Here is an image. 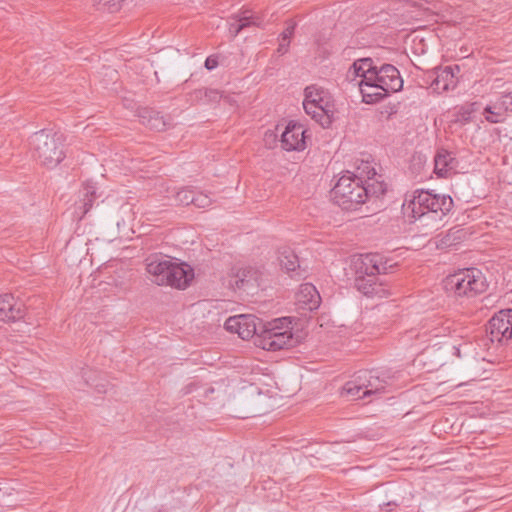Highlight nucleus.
<instances>
[{
	"mask_svg": "<svg viewBox=\"0 0 512 512\" xmlns=\"http://www.w3.org/2000/svg\"><path fill=\"white\" fill-rule=\"evenodd\" d=\"M505 113L506 110L500 97L495 102L487 105L483 111L486 121L493 124L503 122L505 120Z\"/></svg>",
	"mask_w": 512,
	"mask_h": 512,
	"instance_id": "obj_25",
	"label": "nucleus"
},
{
	"mask_svg": "<svg viewBox=\"0 0 512 512\" xmlns=\"http://www.w3.org/2000/svg\"><path fill=\"white\" fill-rule=\"evenodd\" d=\"M333 202L345 211H357L366 203V190L361 177L347 171L330 192Z\"/></svg>",
	"mask_w": 512,
	"mask_h": 512,
	"instance_id": "obj_5",
	"label": "nucleus"
},
{
	"mask_svg": "<svg viewBox=\"0 0 512 512\" xmlns=\"http://www.w3.org/2000/svg\"><path fill=\"white\" fill-rule=\"evenodd\" d=\"M195 193L196 191L192 188H183L176 193L175 199L182 205H190L193 204Z\"/></svg>",
	"mask_w": 512,
	"mask_h": 512,
	"instance_id": "obj_32",
	"label": "nucleus"
},
{
	"mask_svg": "<svg viewBox=\"0 0 512 512\" xmlns=\"http://www.w3.org/2000/svg\"><path fill=\"white\" fill-rule=\"evenodd\" d=\"M366 175V180L364 181V187L366 190V201L371 199L372 197L379 198L384 195L387 191V185L384 181L378 180L375 178L377 175L374 167H371L367 162L362 168V172Z\"/></svg>",
	"mask_w": 512,
	"mask_h": 512,
	"instance_id": "obj_17",
	"label": "nucleus"
},
{
	"mask_svg": "<svg viewBox=\"0 0 512 512\" xmlns=\"http://www.w3.org/2000/svg\"><path fill=\"white\" fill-rule=\"evenodd\" d=\"M290 317L273 319L266 323H260V331L255 343L268 351L291 349L300 342L299 336L292 331Z\"/></svg>",
	"mask_w": 512,
	"mask_h": 512,
	"instance_id": "obj_3",
	"label": "nucleus"
},
{
	"mask_svg": "<svg viewBox=\"0 0 512 512\" xmlns=\"http://www.w3.org/2000/svg\"><path fill=\"white\" fill-rule=\"evenodd\" d=\"M349 73H353L355 77H360L363 79L362 69H357L356 67H351Z\"/></svg>",
	"mask_w": 512,
	"mask_h": 512,
	"instance_id": "obj_39",
	"label": "nucleus"
},
{
	"mask_svg": "<svg viewBox=\"0 0 512 512\" xmlns=\"http://www.w3.org/2000/svg\"><path fill=\"white\" fill-rule=\"evenodd\" d=\"M260 323L262 322L253 315L241 314L229 317L224 323V328L238 334L243 340H249L252 337L257 339Z\"/></svg>",
	"mask_w": 512,
	"mask_h": 512,
	"instance_id": "obj_12",
	"label": "nucleus"
},
{
	"mask_svg": "<svg viewBox=\"0 0 512 512\" xmlns=\"http://www.w3.org/2000/svg\"><path fill=\"white\" fill-rule=\"evenodd\" d=\"M296 28V23L289 21L286 23V28L280 34V43L277 51L281 54H285L288 51L290 40L294 35V31Z\"/></svg>",
	"mask_w": 512,
	"mask_h": 512,
	"instance_id": "obj_28",
	"label": "nucleus"
},
{
	"mask_svg": "<svg viewBox=\"0 0 512 512\" xmlns=\"http://www.w3.org/2000/svg\"><path fill=\"white\" fill-rule=\"evenodd\" d=\"M191 100L202 104H216L222 98L221 91L213 88H199L195 89L190 94Z\"/></svg>",
	"mask_w": 512,
	"mask_h": 512,
	"instance_id": "obj_24",
	"label": "nucleus"
},
{
	"mask_svg": "<svg viewBox=\"0 0 512 512\" xmlns=\"http://www.w3.org/2000/svg\"><path fill=\"white\" fill-rule=\"evenodd\" d=\"M359 89L363 101L367 104L378 103L387 97L386 93L381 90L380 86L376 82L369 81L368 79L360 80Z\"/></svg>",
	"mask_w": 512,
	"mask_h": 512,
	"instance_id": "obj_23",
	"label": "nucleus"
},
{
	"mask_svg": "<svg viewBox=\"0 0 512 512\" xmlns=\"http://www.w3.org/2000/svg\"><path fill=\"white\" fill-rule=\"evenodd\" d=\"M124 0H95L94 6L99 11L115 13L120 10Z\"/></svg>",
	"mask_w": 512,
	"mask_h": 512,
	"instance_id": "obj_30",
	"label": "nucleus"
},
{
	"mask_svg": "<svg viewBox=\"0 0 512 512\" xmlns=\"http://www.w3.org/2000/svg\"><path fill=\"white\" fill-rule=\"evenodd\" d=\"M500 99L504 105V109L506 110V112H512V91L501 94Z\"/></svg>",
	"mask_w": 512,
	"mask_h": 512,
	"instance_id": "obj_35",
	"label": "nucleus"
},
{
	"mask_svg": "<svg viewBox=\"0 0 512 512\" xmlns=\"http://www.w3.org/2000/svg\"><path fill=\"white\" fill-rule=\"evenodd\" d=\"M278 260L282 269L292 278H301L304 275L305 271L301 270L297 254L290 247H282L279 249Z\"/></svg>",
	"mask_w": 512,
	"mask_h": 512,
	"instance_id": "obj_18",
	"label": "nucleus"
},
{
	"mask_svg": "<svg viewBox=\"0 0 512 512\" xmlns=\"http://www.w3.org/2000/svg\"><path fill=\"white\" fill-rule=\"evenodd\" d=\"M474 105L475 103L467 104L464 106H461L457 110V121L462 123H468L472 119V113L474 112Z\"/></svg>",
	"mask_w": 512,
	"mask_h": 512,
	"instance_id": "obj_33",
	"label": "nucleus"
},
{
	"mask_svg": "<svg viewBox=\"0 0 512 512\" xmlns=\"http://www.w3.org/2000/svg\"><path fill=\"white\" fill-rule=\"evenodd\" d=\"M64 136L58 132L40 130L30 138V147L40 163L48 168L56 167L65 157Z\"/></svg>",
	"mask_w": 512,
	"mask_h": 512,
	"instance_id": "obj_6",
	"label": "nucleus"
},
{
	"mask_svg": "<svg viewBox=\"0 0 512 512\" xmlns=\"http://www.w3.org/2000/svg\"><path fill=\"white\" fill-rule=\"evenodd\" d=\"M219 65L218 57L215 55H210L206 58L204 66L207 70H213Z\"/></svg>",
	"mask_w": 512,
	"mask_h": 512,
	"instance_id": "obj_36",
	"label": "nucleus"
},
{
	"mask_svg": "<svg viewBox=\"0 0 512 512\" xmlns=\"http://www.w3.org/2000/svg\"><path fill=\"white\" fill-rule=\"evenodd\" d=\"M394 377V373L387 369L361 370L353 380L345 383L341 394L353 400L379 395L385 392Z\"/></svg>",
	"mask_w": 512,
	"mask_h": 512,
	"instance_id": "obj_2",
	"label": "nucleus"
},
{
	"mask_svg": "<svg viewBox=\"0 0 512 512\" xmlns=\"http://www.w3.org/2000/svg\"><path fill=\"white\" fill-rule=\"evenodd\" d=\"M398 506H400V502L397 500H392V501H389V502H386V503H383L382 505H380V509L385 510V511H391L392 507H398Z\"/></svg>",
	"mask_w": 512,
	"mask_h": 512,
	"instance_id": "obj_38",
	"label": "nucleus"
},
{
	"mask_svg": "<svg viewBox=\"0 0 512 512\" xmlns=\"http://www.w3.org/2000/svg\"><path fill=\"white\" fill-rule=\"evenodd\" d=\"M234 18L237 20L239 25H243V29L249 26L260 27L263 22V19L260 15L251 13L248 10L241 12Z\"/></svg>",
	"mask_w": 512,
	"mask_h": 512,
	"instance_id": "obj_27",
	"label": "nucleus"
},
{
	"mask_svg": "<svg viewBox=\"0 0 512 512\" xmlns=\"http://www.w3.org/2000/svg\"><path fill=\"white\" fill-rule=\"evenodd\" d=\"M487 335L491 342L501 345L512 340V309L501 310L489 320Z\"/></svg>",
	"mask_w": 512,
	"mask_h": 512,
	"instance_id": "obj_9",
	"label": "nucleus"
},
{
	"mask_svg": "<svg viewBox=\"0 0 512 512\" xmlns=\"http://www.w3.org/2000/svg\"><path fill=\"white\" fill-rule=\"evenodd\" d=\"M258 271L252 267L233 268L229 275L228 285L234 290L247 291L257 286Z\"/></svg>",
	"mask_w": 512,
	"mask_h": 512,
	"instance_id": "obj_15",
	"label": "nucleus"
},
{
	"mask_svg": "<svg viewBox=\"0 0 512 512\" xmlns=\"http://www.w3.org/2000/svg\"><path fill=\"white\" fill-rule=\"evenodd\" d=\"M457 165L456 158L445 149L439 150L434 157V170L439 177H447L456 170Z\"/></svg>",
	"mask_w": 512,
	"mask_h": 512,
	"instance_id": "obj_19",
	"label": "nucleus"
},
{
	"mask_svg": "<svg viewBox=\"0 0 512 512\" xmlns=\"http://www.w3.org/2000/svg\"><path fill=\"white\" fill-rule=\"evenodd\" d=\"M242 30L243 25H239L237 20L234 23L230 24L229 31L234 37H236Z\"/></svg>",
	"mask_w": 512,
	"mask_h": 512,
	"instance_id": "obj_37",
	"label": "nucleus"
},
{
	"mask_svg": "<svg viewBox=\"0 0 512 512\" xmlns=\"http://www.w3.org/2000/svg\"><path fill=\"white\" fill-rule=\"evenodd\" d=\"M146 270L157 285L177 289L188 287L194 277V271L190 265L184 262L177 263L171 259L151 260L147 263Z\"/></svg>",
	"mask_w": 512,
	"mask_h": 512,
	"instance_id": "obj_4",
	"label": "nucleus"
},
{
	"mask_svg": "<svg viewBox=\"0 0 512 512\" xmlns=\"http://www.w3.org/2000/svg\"><path fill=\"white\" fill-rule=\"evenodd\" d=\"M211 198L202 192L195 193L193 204L197 208H207L211 205Z\"/></svg>",
	"mask_w": 512,
	"mask_h": 512,
	"instance_id": "obj_34",
	"label": "nucleus"
},
{
	"mask_svg": "<svg viewBox=\"0 0 512 512\" xmlns=\"http://www.w3.org/2000/svg\"><path fill=\"white\" fill-rule=\"evenodd\" d=\"M353 267L356 276L375 277L382 274H389L397 267L396 262L386 258L379 253H367L359 255L353 260Z\"/></svg>",
	"mask_w": 512,
	"mask_h": 512,
	"instance_id": "obj_8",
	"label": "nucleus"
},
{
	"mask_svg": "<svg viewBox=\"0 0 512 512\" xmlns=\"http://www.w3.org/2000/svg\"><path fill=\"white\" fill-rule=\"evenodd\" d=\"M25 305L10 293L0 295V321L16 322L25 317Z\"/></svg>",
	"mask_w": 512,
	"mask_h": 512,
	"instance_id": "obj_14",
	"label": "nucleus"
},
{
	"mask_svg": "<svg viewBox=\"0 0 512 512\" xmlns=\"http://www.w3.org/2000/svg\"><path fill=\"white\" fill-rule=\"evenodd\" d=\"M355 288L367 297L384 298L389 295L382 281H377V276H356L354 281Z\"/></svg>",
	"mask_w": 512,
	"mask_h": 512,
	"instance_id": "obj_16",
	"label": "nucleus"
},
{
	"mask_svg": "<svg viewBox=\"0 0 512 512\" xmlns=\"http://www.w3.org/2000/svg\"><path fill=\"white\" fill-rule=\"evenodd\" d=\"M297 300L299 303L304 304L306 309L310 311L316 310L321 303L320 294L311 283H305L300 286V290L297 293Z\"/></svg>",
	"mask_w": 512,
	"mask_h": 512,
	"instance_id": "obj_22",
	"label": "nucleus"
},
{
	"mask_svg": "<svg viewBox=\"0 0 512 512\" xmlns=\"http://www.w3.org/2000/svg\"><path fill=\"white\" fill-rule=\"evenodd\" d=\"M96 186L92 182H87L83 186V199H82V206L80 207L83 209V216H85L90 209L93 207V202L96 199Z\"/></svg>",
	"mask_w": 512,
	"mask_h": 512,
	"instance_id": "obj_26",
	"label": "nucleus"
},
{
	"mask_svg": "<svg viewBox=\"0 0 512 512\" xmlns=\"http://www.w3.org/2000/svg\"><path fill=\"white\" fill-rule=\"evenodd\" d=\"M140 122L151 130L158 132L166 130L171 126L164 116L154 109H143L139 114Z\"/></svg>",
	"mask_w": 512,
	"mask_h": 512,
	"instance_id": "obj_21",
	"label": "nucleus"
},
{
	"mask_svg": "<svg viewBox=\"0 0 512 512\" xmlns=\"http://www.w3.org/2000/svg\"><path fill=\"white\" fill-rule=\"evenodd\" d=\"M305 98L304 101H313L314 104L325 105V102H329L323 94L324 90L318 89L315 86H308L305 88Z\"/></svg>",
	"mask_w": 512,
	"mask_h": 512,
	"instance_id": "obj_29",
	"label": "nucleus"
},
{
	"mask_svg": "<svg viewBox=\"0 0 512 512\" xmlns=\"http://www.w3.org/2000/svg\"><path fill=\"white\" fill-rule=\"evenodd\" d=\"M459 72L460 67L458 65L437 67L427 73L425 81L430 84L435 92H447L457 86L456 73Z\"/></svg>",
	"mask_w": 512,
	"mask_h": 512,
	"instance_id": "obj_11",
	"label": "nucleus"
},
{
	"mask_svg": "<svg viewBox=\"0 0 512 512\" xmlns=\"http://www.w3.org/2000/svg\"><path fill=\"white\" fill-rule=\"evenodd\" d=\"M487 281L478 268H466L446 277L444 287L457 297H474L487 289Z\"/></svg>",
	"mask_w": 512,
	"mask_h": 512,
	"instance_id": "obj_7",
	"label": "nucleus"
},
{
	"mask_svg": "<svg viewBox=\"0 0 512 512\" xmlns=\"http://www.w3.org/2000/svg\"><path fill=\"white\" fill-rule=\"evenodd\" d=\"M303 108L306 114L310 115L323 128L329 127L331 124L332 110L329 102H325V105H318L314 104L313 101H303Z\"/></svg>",
	"mask_w": 512,
	"mask_h": 512,
	"instance_id": "obj_20",
	"label": "nucleus"
},
{
	"mask_svg": "<svg viewBox=\"0 0 512 512\" xmlns=\"http://www.w3.org/2000/svg\"><path fill=\"white\" fill-rule=\"evenodd\" d=\"M366 79L376 82L381 90L386 93V96L403 88V79L400 72L392 64H382L374 74H369Z\"/></svg>",
	"mask_w": 512,
	"mask_h": 512,
	"instance_id": "obj_10",
	"label": "nucleus"
},
{
	"mask_svg": "<svg viewBox=\"0 0 512 512\" xmlns=\"http://www.w3.org/2000/svg\"><path fill=\"white\" fill-rule=\"evenodd\" d=\"M453 206L450 195L417 189L406 194L402 209L409 218L428 227L424 234H430L443 225L444 218L452 211Z\"/></svg>",
	"mask_w": 512,
	"mask_h": 512,
	"instance_id": "obj_1",
	"label": "nucleus"
},
{
	"mask_svg": "<svg viewBox=\"0 0 512 512\" xmlns=\"http://www.w3.org/2000/svg\"><path fill=\"white\" fill-rule=\"evenodd\" d=\"M353 67L362 69L363 79L369 77V74H374L378 69L371 58L359 59L353 63Z\"/></svg>",
	"mask_w": 512,
	"mask_h": 512,
	"instance_id": "obj_31",
	"label": "nucleus"
},
{
	"mask_svg": "<svg viewBox=\"0 0 512 512\" xmlns=\"http://www.w3.org/2000/svg\"><path fill=\"white\" fill-rule=\"evenodd\" d=\"M306 130L303 125L289 122L281 135V147L286 151H301L306 147Z\"/></svg>",
	"mask_w": 512,
	"mask_h": 512,
	"instance_id": "obj_13",
	"label": "nucleus"
}]
</instances>
